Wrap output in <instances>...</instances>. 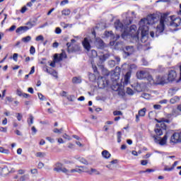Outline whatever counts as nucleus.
I'll list each match as a JSON object with an SVG mask.
<instances>
[{
	"mask_svg": "<svg viewBox=\"0 0 181 181\" xmlns=\"http://www.w3.org/2000/svg\"><path fill=\"white\" fill-rule=\"evenodd\" d=\"M153 23H155V18L153 17H148L147 18L141 19L139 23V30L136 35H132L133 39L139 40V33L141 35V40H144L145 37L148 39V35H149V27L148 25H153Z\"/></svg>",
	"mask_w": 181,
	"mask_h": 181,
	"instance_id": "f257e3e1",
	"label": "nucleus"
},
{
	"mask_svg": "<svg viewBox=\"0 0 181 181\" xmlns=\"http://www.w3.org/2000/svg\"><path fill=\"white\" fill-rule=\"evenodd\" d=\"M104 71L106 72L104 74L105 76H110V79L112 81V84L111 86L112 91H122V90H124V85L118 82L121 74V68L116 66L115 70L112 71L110 73L107 71V69Z\"/></svg>",
	"mask_w": 181,
	"mask_h": 181,
	"instance_id": "f03ea898",
	"label": "nucleus"
},
{
	"mask_svg": "<svg viewBox=\"0 0 181 181\" xmlns=\"http://www.w3.org/2000/svg\"><path fill=\"white\" fill-rule=\"evenodd\" d=\"M93 70L95 74H88V77L90 81L94 82L98 78V86L99 88H105V87H108V84H110V81L107 79V78L103 76H100V72L98 71V69H97V66L95 65H93Z\"/></svg>",
	"mask_w": 181,
	"mask_h": 181,
	"instance_id": "7ed1b4c3",
	"label": "nucleus"
},
{
	"mask_svg": "<svg viewBox=\"0 0 181 181\" xmlns=\"http://www.w3.org/2000/svg\"><path fill=\"white\" fill-rule=\"evenodd\" d=\"M156 121L158 122V124L156 125L154 131L157 136H160L163 135V131H166V124L165 122L169 124L170 121L168 119H161L160 120L156 119Z\"/></svg>",
	"mask_w": 181,
	"mask_h": 181,
	"instance_id": "20e7f679",
	"label": "nucleus"
},
{
	"mask_svg": "<svg viewBox=\"0 0 181 181\" xmlns=\"http://www.w3.org/2000/svg\"><path fill=\"white\" fill-rule=\"evenodd\" d=\"M82 45L84 49H86V50L88 52L89 57H90L91 58L97 57V51H95V49L90 50L91 49V45H90L88 39L84 38L83 41L82 42Z\"/></svg>",
	"mask_w": 181,
	"mask_h": 181,
	"instance_id": "39448f33",
	"label": "nucleus"
},
{
	"mask_svg": "<svg viewBox=\"0 0 181 181\" xmlns=\"http://www.w3.org/2000/svg\"><path fill=\"white\" fill-rule=\"evenodd\" d=\"M168 18V14H164V16H161L160 19V24L157 26L156 28V35L158 33H163V30H165V21Z\"/></svg>",
	"mask_w": 181,
	"mask_h": 181,
	"instance_id": "423d86ee",
	"label": "nucleus"
},
{
	"mask_svg": "<svg viewBox=\"0 0 181 181\" xmlns=\"http://www.w3.org/2000/svg\"><path fill=\"white\" fill-rule=\"evenodd\" d=\"M54 171L57 172L58 173L62 172V173H65L66 175L70 174V170L63 167V164L62 163H57L54 165Z\"/></svg>",
	"mask_w": 181,
	"mask_h": 181,
	"instance_id": "0eeeda50",
	"label": "nucleus"
},
{
	"mask_svg": "<svg viewBox=\"0 0 181 181\" xmlns=\"http://www.w3.org/2000/svg\"><path fill=\"white\" fill-rule=\"evenodd\" d=\"M109 57H110V54H108L99 56L100 62L98 64V66L99 70H100L103 73H104V71L106 70L104 69V65H103V63H104V62H105V60H107V59H108Z\"/></svg>",
	"mask_w": 181,
	"mask_h": 181,
	"instance_id": "6e6552de",
	"label": "nucleus"
},
{
	"mask_svg": "<svg viewBox=\"0 0 181 181\" xmlns=\"http://www.w3.org/2000/svg\"><path fill=\"white\" fill-rule=\"evenodd\" d=\"M134 52L135 49L134 48V46H126L123 48V57L127 59V57H129V56L134 54Z\"/></svg>",
	"mask_w": 181,
	"mask_h": 181,
	"instance_id": "1a4fd4ad",
	"label": "nucleus"
},
{
	"mask_svg": "<svg viewBox=\"0 0 181 181\" xmlns=\"http://www.w3.org/2000/svg\"><path fill=\"white\" fill-rule=\"evenodd\" d=\"M164 84H168V80L166 79V76H156L154 85L156 86H164Z\"/></svg>",
	"mask_w": 181,
	"mask_h": 181,
	"instance_id": "9d476101",
	"label": "nucleus"
},
{
	"mask_svg": "<svg viewBox=\"0 0 181 181\" xmlns=\"http://www.w3.org/2000/svg\"><path fill=\"white\" fill-rule=\"evenodd\" d=\"M153 138L156 142V144H159L161 146L163 145H166V141H168V134H165L161 139L159 140V137L156 135H153Z\"/></svg>",
	"mask_w": 181,
	"mask_h": 181,
	"instance_id": "9b49d317",
	"label": "nucleus"
},
{
	"mask_svg": "<svg viewBox=\"0 0 181 181\" xmlns=\"http://www.w3.org/2000/svg\"><path fill=\"white\" fill-rule=\"evenodd\" d=\"M173 16H171L169 17L170 19L171 22L170 23V26H173L174 28H177L178 26H180L181 23V18H174Z\"/></svg>",
	"mask_w": 181,
	"mask_h": 181,
	"instance_id": "f8f14e48",
	"label": "nucleus"
},
{
	"mask_svg": "<svg viewBox=\"0 0 181 181\" xmlns=\"http://www.w3.org/2000/svg\"><path fill=\"white\" fill-rule=\"evenodd\" d=\"M176 77H177V74L175 70H170L168 73V76L166 77V80L168 83L175 81L176 80Z\"/></svg>",
	"mask_w": 181,
	"mask_h": 181,
	"instance_id": "ddd939ff",
	"label": "nucleus"
},
{
	"mask_svg": "<svg viewBox=\"0 0 181 181\" xmlns=\"http://www.w3.org/2000/svg\"><path fill=\"white\" fill-rule=\"evenodd\" d=\"M170 142H173V144L181 142V132L180 133H174L170 138Z\"/></svg>",
	"mask_w": 181,
	"mask_h": 181,
	"instance_id": "4468645a",
	"label": "nucleus"
},
{
	"mask_svg": "<svg viewBox=\"0 0 181 181\" xmlns=\"http://www.w3.org/2000/svg\"><path fill=\"white\" fill-rule=\"evenodd\" d=\"M60 95H62V97H66L68 101H71V103H73L74 101H76L77 98V96L74 95H69V93H67L66 91L62 92L60 93Z\"/></svg>",
	"mask_w": 181,
	"mask_h": 181,
	"instance_id": "2eb2a0df",
	"label": "nucleus"
},
{
	"mask_svg": "<svg viewBox=\"0 0 181 181\" xmlns=\"http://www.w3.org/2000/svg\"><path fill=\"white\" fill-rule=\"evenodd\" d=\"M95 45L98 49H103L104 47H105V43H104V41H103L101 38H96Z\"/></svg>",
	"mask_w": 181,
	"mask_h": 181,
	"instance_id": "dca6fc26",
	"label": "nucleus"
},
{
	"mask_svg": "<svg viewBox=\"0 0 181 181\" xmlns=\"http://www.w3.org/2000/svg\"><path fill=\"white\" fill-rule=\"evenodd\" d=\"M132 74V71L129 70L126 74L124 75V81L123 82L124 86H127L129 83V80L131 79V76Z\"/></svg>",
	"mask_w": 181,
	"mask_h": 181,
	"instance_id": "f3484780",
	"label": "nucleus"
},
{
	"mask_svg": "<svg viewBox=\"0 0 181 181\" xmlns=\"http://www.w3.org/2000/svg\"><path fill=\"white\" fill-rule=\"evenodd\" d=\"M115 28L116 30H119L120 32H122L124 30V24L119 21V20H117L115 22Z\"/></svg>",
	"mask_w": 181,
	"mask_h": 181,
	"instance_id": "a211bd4d",
	"label": "nucleus"
},
{
	"mask_svg": "<svg viewBox=\"0 0 181 181\" xmlns=\"http://www.w3.org/2000/svg\"><path fill=\"white\" fill-rule=\"evenodd\" d=\"M136 77L139 80H144V78H146V77H148V74L145 71H140L136 73Z\"/></svg>",
	"mask_w": 181,
	"mask_h": 181,
	"instance_id": "6ab92c4d",
	"label": "nucleus"
},
{
	"mask_svg": "<svg viewBox=\"0 0 181 181\" xmlns=\"http://www.w3.org/2000/svg\"><path fill=\"white\" fill-rule=\"evenodd\" d=\"M28 30H29V28L26 26H21L16 29V33L22 35V33H25V32H28Z\"/></svg>",
	"mask_w": 181,
	"mask_h": 181,
	"instance_id": "aec40b11",
	"label": "nucleus"
},
{
	"mask_svg": "<svg viewBox=\"0 0 181 181\" xmlns=\"http://www.w3.org/2000/svg\"><path fill=\"white\" fill-rule=\"evenodd\" d=\"M81 51V47H80V45H74L72 46L69 52H71L72 53H78V52Z\"/></svg>",
	"mask_w": 181,
	"mask_h": 181,
	"instance_id": "412c9836",
	"label": "nucleus"
},
{
	"mask_svg": "<svg viewBox=\"0 0 181 181\" xmlns=\"http://www.w3.org/2000/svg\"><path fill=\"white\" fill-rule=\"evenodd\" d=\"M82 80L81 76H74L72 78V83L73 84H81Z\"/></svg>",
	"mask_w": 181,
	"mask_h": 181,
	"instance_id": "4be33fe9",
	"label": "nucleus"
},
{
	"mask_svg": "<svg viewBox=\"0 0 181 181\" xmlns=\"http://www.w3.org/2000/svg\"><path fill=\"white\" fill-rule=\"evenodd\" d=\"M102 156L103 158H105V159H110V158H111V153H110V152H108L107 150H104L102 152Z\"/></svg>",
	"mask_w": 181,
	"mask_h": 181,
	"instance_id": "5701e85b",
	"label": "nucleus"
},
{
	"mask_svg": "<svg viewBox=\"0 0 181 181\" xmlns=\"http://www.w3.org/2000/svg\"><path fill=\"white\" fill-rule=\"evenodd\" d=\"M54 60L56 63H59V62H62V60H63L62 54L59 56V54H55L54 56Z\"/></svg>",
	"mask_w": 181,
	"mask_h": 181,
	"instance_id": "b1692460",
	"label": "nucleus"
},
{
	"mask_svg": "<svg viewBox=\"0 0 181 181\" xmlns=\"http://www.w3.org/2000/svg\"><path fill=\"white\" fill-rule=\"evenodd\" d=\"M89 175H96L98 176H100V175H101V173L97 169L90 168V172L89 173Z\"/></svg>",
	"mask_w": 181,
	"mask_h": 181,
	"instance_id": "393cba45",
	"label": "nucleus"
},
{
	"mask_svg": "<svg viewBox=\"0 0 181 181\" xmlns=\"http://www.w3.org/2000/svg\"><path fill=\"white\" fill-rule=\"evenodd\" d=\"M16 95L19 97H23V98H28V97H29V94L25 93L22 91H17Z\"/></svg>",
	"mask_w": 181,
	"mask_h": 181,
	"instance_id": "a878e982",
	"label": "nucleus"
},
{
	"mask_svg": "<svg viewBox=\"0 0 181 181\" xmlns=\"http://www.w3.org/2000/svg\"><path fill=\"white\" fill-rule=\"evenodd\" d=\"M131 23H132V19L131 18L127 17L125 20H124V26H129Z\"/></svg>",
	"mask_w": 181,
	"mask_h": 181,
	"instance_id": "bb28decb",
	"label": "nucleus"
},
{
	"mask_svg": "<svg viewBox=\"0 0 181 181\" xmlns=\"http://www.w3.org/2000/svg\"><path fill=\"white\" fill-rule=\"evenodd\" d=\"M25 25H27L26 28H28V30H29V29H32V28H33V26L36 25V22L28 21Z\"/></svg>",
	"mask_w": 181,
	"mask_h": 181,
	"instance_id": "cd10ccee",
	"label": "nucleus"
},
{
	"mask_svg": "<svg viewBox=\"0 0 181 181\" xmlns=\"http://www.w3.org/2000/svg\"><path fill=\"white\" fill-rule=\"evenodd\" d=\"M132 87L133 88V91H139V89L141 88V84L134 83L132 85Z\"/></svg>",
	"mask_w": 181,
	"mask_h": 181,
	"instance_id": "c85d7f7f",
	"label": "nucleus"
},
{
	"mask_svg": "<svg viewBox=\"0 0 181 181\" xmlns=\"http://www.w3.org/2000/svg\"><path fill=\"white\" fill-rule=\"evenodd\" d=\"M76 159L83 165H88V161H87V160H86V158L83 157H79V158H77Z\"/></svg>",
	"mask_w": 181,
	"mask_h": 181,
	"instance_id": "c756f323",
	"label": "nucleus"
},
{
	"mask_svg": "<svg viewBox=\"0 0 181 181\" xmlns=\"http://www.w3.org/2000/svg\"><path fill=\"white\" fill-rule=\"evenodd\" d=\"M71 13V11L69 8H66L62 11V14L64 16H69Z\"/></svg>",
	"mask_w": 181,
	"mask_h": 181,
	"instance_id": "7c9ffc66",
	"label": "nucleus"
},
{
	"mask_svg": "<svg viewBox=\"0 0 181 181\" xmlns=\"http://www.w3.org/2000/svg\"><path fill=\"white\" fill-rule=\"evenodd\" d=\"M145 114H146V108L144 107L139 111V117H145Z\"/></svg>",
	"mask_w": 181,
	"mask_h": 181,
	"instance_id": "2f4dec72",
	"label": "nucleus"
},
{
	"mask_svg": "<svg viewBox=\"0 0 181 181\" xmlns=\"http://www.w3.org/2000/svg\"><path fill=\"white\" fill-rule=\"evenodd\" d=\"M179 100H180V98H179L178 96H175L170 100V104H175L177 101H179Z\"/></svg>",
	"mask_w": 181,
	"mask_h": 181,
	"instance_id": "473e14b6",
	"label": "nucleus"
},
{
	"mask_svg": "<svg viewBox=\"0 0 181 181\" xmlns=\"http://www.w3.org/2000/svg\"><path fill=\"white\" fill-rule=\"evenodd\" d=\"M19 180L20 181L29 180V175L28 174L23 175L20 177Z\"/></svg>",
	"mask_w": 181,
	"mask_h": 181,
	"instance_id": "72a5a7b5",
	"label": "nucleus"
},
{
	"mask_svg": "<svg viewBox=\"0 0 181 181\" xmlns=\"http://www.w3.org/2000/svg\"><path fill=\"white\" fill-rule=\"evenodd\" d=\"M33 119H34L33 115H30L29 118L27 120L28 124L30 127V125H32V124H33Z\"/></svg>",
	"mask_w": 181,
	"mask_h": 181,
	"instance_id": "f704fd0d",
	"label": "nucleus"
},
{
	"mask_svg": "<svg viewBox=\"0 0 181 181\" xmlns=\"http://www.w3.org/2000/svg\"><path fill=\"white\" fill-rule=\"evenodd\" d=\"M147 80L149 81L150 84H151V85L155 84V80H153V78H152V76L148 74Z\"/></svg>",
	"mask_w": 181,
	"mask_h": 181,
	"instance_id": "c9c22d12",
	"label": "nucleus"
},
{
	"mask_svg": "<svg viewBox=\"0 0 181 181\" xmlns=\"http://www.w3.org/2000/svg\"><path fill=\"white\" fill-rule=\"evenodd\" d=\"M30 40H32V37L29 35L22 38V42H24V43H28L30 42Z\"/></svg>",
	"mask_w": 181,
	"mask_h": 181,
	"instance_id": "e433bc0d",
	"label": "nucleus"
},
{
	"mask_svg": "<svg viewBox=\"0 0 181 181\" xmlns=\"http://www.w3.org/2000/svg\"><path fill=\"white\" fill-rule=\"evenodd\" d=\"M117 95H119V98L127 97V93H125V91H118Z\"/></svg>",
	"mask_w": 181,
	"mask_h": 181,
	"instance_id": "4c0bfd02",
	"label": "nucleus"
},
{
	"mask_svg": "<svg viewBox=\"0 0 181 181\" xmlns=\"http://www.w3.org/2000/svg\"><path fill=\"white\" fill-rule=\"evenodd\" d=\"M35 156L37 158H45V156H46V153L37 152L36 153Z\"/></svg>",
	"mask_w": 181,
	"mask_h": 181,
	"instance_id": "58836bf2",
	"label": "nucleus"
},
{
	"mask_svg": "<svg viewBox=\"0 0 181 181\" xmlns=\"http://www.w3.org/2000/svg\"><path fill=\"white\" fill-rule=\"evenodd\" d=\"M141 97L143 98H145V100H151V94H149V93H144L141 95Z\"/></svg>",
	"mask_w": 181,
	"mask_h": 181,
	"instance_id": "ea45409f",
	"label": "nucleus"
},
{
	"mask_svg": "<svg viewBox=\"0 0 181 181\" xmlns=\"http://www.w3.org/2000/svg\"><path fill=\"white\" fill-rule=\"evenodd\" d=\"M53 132H54V134H62V132H63V128H61L59 129L57 128H55L54 129Z\"/></svg>",
	"mask_w": 181,
	"mask_h": 181,
	"instance_id": "a19ab883",
	"label": "nucleus"
},
{
	"mask_svg": "<svg viewBox=\"0 0 181 181\" xmlns=\"http://www.w3.org/2000/svg\"><path fill=\"white\" fill-rule=\"evenodd\" d=\"M0 152H1V153L8 154V153H9V150L4 149V147H0Z\"/></svg>",
	"mask_w": 181,
	"mask_h": 181,
	"instance_id": "79ce46f5",
	"label": "nucleus"
},
{
	"mask_svg": "<svg viewBox=\"0 0 181 181\" xmlns=\"http://www.w3.org/2000/svg\"><path fill=\"white\" fill-rule=\"evenodd\" d=\"M136 25H132L130 28H129V31L132 33H134V32H136Z\"/></svg>",
	"mask_w": 181,
	"mask_h": 181,
	"instance_id": "37998d69",
	"label": "nucleus"
},
{
	"mask_svg": "<svg viewBox=\"0 0 181 181\" xmlns=\"http://www.w3.org/2000/svg\"><path fill=\"white\" fill-rule=\"evenodd\" d=\"M62 138H64V139H67V141H71V137L67 135V134H64Z\"/></svg>",
	"mask_w": 181,
	"mask_h": 181,
	"instance_id": "c03bdc74",
	"label": "nucleus"
},
{
	"mask_svg": "<svg viewBox=\"0 0 181 181\" xmlns=\"http://www.w3.org/2000/svg\"><path fill=\"white\" fill-rule=\"evenodd\" d=\"M62 25L64 26V29L71 28V26H73L72 24H66L65 23H62Z\"/></svg>",
	"mask_w": 181,
	"mask_h": 181,
	"instance_id": "a18cd8bd",
	"label": "nucleus"
},
{
	"mask_svg": "<svg viewBox=\"0 0 181 181\" xmlns=\"http://www.w3.org/2000/svg\"><path fill=\"white\" fill-rule=\"evenodd\" d=\"M35 40H36L37 42H40V40L43 41V40H45V37H43V35H39V36H37V37L35 38Z\"/></svg>",
	"mask_w": 181,
	"mask_h": 181,
	"instance_id": "49530a36",
	"label": "nucleus"
},
{
	"mask_svg": "<svg viewBox=\"0 0 181 181\" xmlns=\"http://www.w3.org/2000/svg\"><path fill=\"white\" fill-rule=\"evenodd\" d=\"M37 94L40 100H41L42 101H45V100H46V98H45V96L42 93H38Z\"/></svg>",
	"mask_w": 181,
	"mask_h": 181,
	"instance_id": "de8ad7c7",
	"label": "nucleus"
},
{
	"mask_svg": "<svg viewBox=\"0 0 181 181\" xmlns=\"http://www.w3.org/2000/svg\"><path fill=\"white\" fill-rule=\"evenodd\" d=\"M105 35L107 37H112V36H114V35L112 34V31H107L105 33Z\"/></svg>",
	"mask_w": 181,
	"mask_h": 181,
	"instance_id": "09e8293b",
	"label": "nucleus"
},
{
	"mask_svg": "<svg viewBox=\"0 0 181 181\" xmlns=\"http://www.w3.org/2000/svg\"><path fill=\"white\" fill-rule=\"evenodd\" d=\"M113 115L117 116V115H122V112L115 110L113 112Z\"/></svg>",
	"mask_w": 181,
	"mask_h": 181,
	"instance_id": "8fccbe9b",
	"label": "nucleus"
},
{
	"mask_svg": "<svg viewBox=\"0 0 181 181\" xmlns=\"http://www.w3.org/2000/svg\"><path fill=\"white\" fill-rule=\"evenodd\" d=\"M36 49H35V47L31 46L30 48V54H33L34 53H35Z\"/></svg>",
	"mask_w": 181,
	"mask_h": 181,
	"instance_id": "3c124183",
	"label": "nucleus"
},
{
	"mask_svg": "<svg viewBox=\"0 0 181 181\" xmlns=\"http://www.w3.org/2000/svg\"><path fill=\"white\" fill-rule=\"evenodd\" d=\"M32 134L33 135H36V133L37 132V129H36V127L35 126L32 127L31 128Z\"/></svg>",
	"mask_w": 181,
	"mask_h": 181,
	"instance_id": "603ef678",
	"label": "nucleus"
},
{
	"mask_svg": "<svg viewBox=\"0 0 181 181\" xmlns=\"http://www.w3.org/2000/svg\"><path fill=\"white\" fill-rule=\"evenodd\" d=\"M55 33H57V35H60V33H62V28L59 27L56 28Z\"/></svg>",
	"mask_w": 181,
	"mask_h": 181,
	"instance_id": "864d4df0",
	"label": "nucleus"
},
{
	"mask_svg": "<svg viewBox=\"0 0 181 181\" xmlns=\"http://www.w3.org/2000/svg\"><path fill=\"white\" fill-rule=\"evenodd\" d=\"M121 135H122L121 132H117V142L118 143L121 142Z\"/></svg>",
	"mask_w": 181,
	"mask_h": 181,
	"instance_id": "5fc2aeb1",
	"label": "nucleus"
},
{
	"mask_svg": "<svg viewBox=\"0 0 181 181\" xmlns=\"http://www.w3.org/2000/svg\"><path fill=\"white\" fill-rule=\"evenodd\" d=\"M164 170L165 172H172V170H173V167L168 168V166H165Z\"/></svg>",
	"mask_w": 181,
	"mask_h": 181,
	"instance_id": "6e6d98bb",
	"label": "nucleus"
},
{
	"mask_svg": "<svg viewBox=\"0 0 181 181\" xmlns=\"http://www.w3.org/2000/svg\"><path fill=\"white\" fill-rule=\"evenodd\" d=\"M109 64H110V67H114V66H115V64H117L115 60H111L109 62Z\"/></svg>",
	"mask_w": 181,
	"mask_h": 181,
	"instance_id": "4d7b16f0",
	"label": "nucleus"
},
{
	"mask_svg": "<svg viewBox=\"0 0 181 181\" xmlns=\"http://www.w3.org/2000/svg\"><path fill=\"white\" fill-rule=\"evenodd\" d=\"M16 118H17L18 121H21L22 118H23V116L21 113H17Z\"/></svg>",
	"mask_w": 181,
	"mask_h": 181,
	"instance_id": "13d9d810",
	"label": "nucleus"
},
{
	"mask_svg": "<svg viewBox=\"0 0 181 181\" xmlns=\"http://www.w3.org/2000/svg\"><path fill=\"white\" fill-rule=\"evenodd\" d=\"M18 53H14L13 55V59L14 60V62H18Z\"/></svg>",
	"mask_w": 181,
	"mask_h": 181,
	"instance_id": "bf43d9fd",
	"label": "nucleus"
},
{
	"mask_svg": "<svg viewBox=\"0 0 181 181\" xmlns=\"http://www.w3.org/2000/svg\"><path fill=\"white\" fill-rule=\"evenodd\" d=\"M67 4H69V0H64V1H61L60 5H61V6H64V5H66Z\"/></svg>",
	"mask_w": 181,
	"mask_h": 181,
	"instance_id": "052dcab7",
	"label": "nucleus"
},
{
	"mask_svg": "<svg viewBox=\"0 0 181 181\" xmlns=\"http://www.w3.org/2000/svg\"><path fill=\"white\" fill-rule=\"evenodd\" d=\"M153 108L154 110H160L162 108V106L160 105H154Z\"/></svg>",
	"mask_w": 181,
	"mask_h": 181,
	"instance_id": "680f3d73",
	"label": "nucleus"
},
{
	"mask_svg": "<svg viewBox=\"0 0 181 181\" xmlns=\"http://www.w3.org/2000/svg\"><path fill=\"white\" fill-rule=\"evenodd\" d=\"M7 131H8V128H6V127H0V132H7Z\"/></svg>",
	"mask_w": 181,
	"mask_h": 181,
	"instance_id": "e2e57ef3",
	"label": "nucleus"
},
{
	"mask_svg": "<svg viewBox=\"0 0 181 181\" xmlns=\"http://www.w3.org/2000/svg\"><path fill=\"white\" fill-rule=\"evenodd\" d=\"M136 69V65H135L134 64H130L129 70H131L132 71V69Z\"/></svg>",
	"mask_w": 181,
	"mask_h": 181,
	"instance_id": "0e129e2a",
	"label": "nucleus"
},
{
	"mask_svg": "<svg viewBox=\"0 0 181 181\" xmlns=\"http://www.w3.org/2000/svg\"><path fill=\"white\" fill-rule=\"evenodd\" d=\"M141 164L143 165V166H146V165H148V160H143L141 161Z\"/></svg>",
	"mask_w": 181,
	"mask_h": 181,
	"instance_id": "69168bd1",
	"label": "nucleus"
},
{
	"mask_svg": "<svg viewBox=\"0 0 181 181\" xmlns=\"http://www.w3.org/2000/svg\"><path fill=\"white\" fill-rule=\"evenodd\" d=\"M30 173H32V175H36V174H37V169H36V168L32 169L30 170Z\"/></svg>",
	"mask_w": 181,
	"mask_h": 181,
	"instance_id": "338daca9",
	"label": "nucleus"
},
{
	"mask_svg": "<svg viewBox=\"0 0 181 181\" xmlns=\"http://www.w3.org/2000/svg\"><path fill=\"white\" fill-rule=\"evenodd\" d=\"M18 175H25V173H26V170H18Z\"/></svg>",
	"mask_w": 181,
	"mask_h": 181,
	"instance_id": "774afa93",
	"label": "nucleus"
}]
</instances>
